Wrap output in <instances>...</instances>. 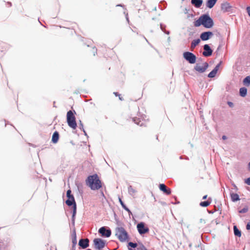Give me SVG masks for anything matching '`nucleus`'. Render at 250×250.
Instances as JSON below:
<instances>
[{
    "mask_svg": "<svg viewBox=\"0 0 250 250\" xmlns=\"http://www.w3.org/2000/svg\"><path fill=\"white\" fill-rule=\"evenodd\" d=\"M201 25L206 28H211L214 25L213 20L208 13L202 15L194 22V25L195 27H199Z\"/></svg>",
    "mask_w": 250,
    "mask_h": 250,
    "instance_id": "1",
    "label": "nucleus"
},
{
    "mask_svg": "<svg viewBox=\"0 0 250 250\" xmlns=\"http://www.w3.org/2000/svg\"><path fill=\"white\" fill-rule=\"evenodd\" d=\"M86 184L92 190H98L102 187V183L98 175L94 174L87 177Z\"/></svg>",
    "mask_w": 250,
    "mask_h": 250,
    "instance_id": "2",
    "label": "nucleus"
},
{
    "mask_svg": "<svg viewBox=\"0 0 250 250\" xmlns=\"http://www.w3.org/2000/svg\"><path fill=\"white\" fill-rule=\"evenodd\" d=\"M75 114H76V112L74 110H69L66 114V121L68 125L74 129H76L77 126Z\"/></svg>",
    "mask_w": 250,
    "mask_h": 250,
    "instance_id": "3",
    "label": "nucleus"
},
{
    "mask_svg": "<svg viewBox=\"0 0 250 250\" xmlns=\"http://www.w3.org/2000/svg\"><path fill=\"white\" fill-rule=\"evenodd\" d=\"M115 231V235L121 242H125L129 239V235L123 227H117Z\"/></svg>",
    "mask_w": 250,
    "mask_h": 250,
    "instance_id": "4",
    "label": "nucleus"
},
{
    "mask_svg": "<svg viewBox=\"0 0 250 250\" xmlns=\"http://www.w3.org/2000/svg\"><path fill=\"white\" fill-rule=\"evenodd\" d=\"M66 197L67 199L66 200L65 203L68 207L72 206V208H74L75 206L77 207L74 197L72 194L71 190L70 189L67 190Z\"/></svg>",
    "mask_w": 250,
    "mask_h": 250,
    "instance_id": "5",
    "label": "nucleus"
},
{
    "mask_svg": "<svg viewBox=\"0 0 250 250\" xmlns=\"http://www.w3.org/2000/svg\"><path fill=\"white\" fill-rule=\"evenodd\" d=\"M183 58L190 64H194L196 62V56L192 52L186 51L183 53Z\"/></svg>",
    "mask_w": 250,
    "mask_h": 250,
    "instance_id": "6",
    "label": "nucleus"
},
{
    "mask_svg": "<svg viewBox=\"0 0 250 250\" xmlns=\"http://www.w3.org/2000/svg\"><path fill=\"white\" fill-rule=\"evenodd\" d=\"M93 243L95 249L97 250L103 249L105 246V241L101 238H95Z\"/></svg>",
    "mask_w": 250,
    "mask_h": 250,
    "instance_id": "7",
    "label": "nucleus"
},
{
    "mask_svg": "<svg viewBox=\"0 0 250 250\" xmlns=\"http://www.w3.org/2000/svg\"><path fill=\"white\" fill-rule=\"evenodd\" d=\"M98 233L100 234L102 237H109L111 235V230L109 228L104 226L99 229Z\"/></svg>",
    "mask_w": 250,
    "mask_h": 250,
    "instance_id": "8",
    "label": "nucleus"
},
{
    "mask_svg": "<svg viewBox=\"0 0 250 250\" xmlns=\"http://www.w3.org/2000/svg\"><path fill=\"white\" fill-rule=\"evenodd\" d=\"M137 228L139 233L141 235L146 234L149 231L148 228L146 227L145 226V223L143 222L139 223L137 224Z\"/></svg>",
    "mask_w": 250,
    "mask_h": 250,
    "instance_id": "9",
    "label": "nucleus"
},
{
    "mask_svg": "<svg viewBox=\"0 0 250 250\" xmlns=\"http://www.w3.org/2000/svg\"><path fill=\"white\" fill-rule=\"evenodd\" d=\"M204 51L203 52V55L204 57H208L212 55L213 50L208 44H205L203 46Z\"/></svg>",
    "mask_w": 250,
    "mask_h": 250,
    "instance_id": "10",
    "label": "nucleus"
},
{
    "mask_svg": "<svg viewBox=\"0 0 250 250\" xmlns=\"http://www.w3.org/2000/svg\"><path fill=\"white\" fill-rule=\"evenodd\" d=\"M202 66H200L198 63L194 66V69L199 73H204L208 67V64L207 62L203 63Z\"/></svg>",
    "mask_w": 250,
    "mask_h": 250,
    "instance_id": "11",
    "label": "nucleus"
},
{
    "mask_svg": "<svg viewBox=\"0 0 250 250\" xmlns=\"http://www.w3.org/2000/svg\"><path fill=\"white\" fill-rule=\"evenodd\" d=\"M213 35L211 31H205L200 34V39L203 41H206L209 40Z\"/></svg>",
    "mask_w": 250,
    "mask_h": 250,
    "instance_id": "12",
    "label": "nucleus"
},
{
    "mask_svg": "<svg viewBox=\"0 0 250 250\" xmlns=\"http://www.w3.org/2000/svg\"><path fill=\"white\" fill-rule=\"evenodd\" d=\"M89 243V241L88 239L81 238V239L79 240L78 245L82 249H85L88 247Z\"/></svg>",
    "mask_w": 250,
    "mask_h": 250,
    "instance_id": "13",
    "label": "nucleus"
},
{
    "mask_svg": "<svg viewBox=\"0 0 250 250\" xmlns=\"http://www.w3.org/2000/svg\"><path fill=\"white\" fill-rule=\"evenodd\" d=\"M222 62H220L219 63H218L215 67L213 68V69L209 73V74L208 75V77L209 78H212L215 77L218 70L219 68V67L221 64Z\"/></svg>",
    "mask_w": 250,
    "mask_h": 250,
    "instance_id": "14",
    "label": "nucleus"
},
{
    "mask_svg": "<svg viewBox=\"0 0 250 250\" xmlns=\"http://www.w3.org/2000/svg\"><path fill=\"white\" fill-rule=\"evenodd\" d=\"M159 187L160 190L163 191L165 194L167 195L170 194L171 192V189L167 188L164 184H160Z\"/></svg>",
    "mask_w": 250,
    "mask_h": 250,
    "instance_id": "15",
    "label": "nucleus"
},
{
    "mask_svg": "<svg viewBox=\"0 0 250 250\" xmlns=\"http://www.w3.org/2000/svg\"><path fill=\"white\" fill-rule=\"evenodd\" d=\"M221 8L223 12H227L230 10L231 7L229 3L224 2L221 4Z\"/></svg>",
    "mask_w": 250,
    "mask_h": 250,
    "instance_id": "16",
    "label": "nucleus"
},
{
    "mask_svg": "<svg viewBox=\"0 0 250 250\" xmlns=\"http://www.w3.org/2000/svg\"><path fill=\"white\" fill-rule=\"evenodd\" d=\"M59 136L60 135L59 132L57 131H55L53 133L52 137V142L53 144H56L59 141Z\"/></svg>",
    "mask_w": 250,
    "mask_h": 250,
    "instance_id": "17",
    "label": "nucleus"
},
{
    "mask_svg": "<svg viewBox=\"0 0 250 250\" xmlns=\"http://www.w3.org/2000/svg\"><path fill=\"white\" fill-rule=\"evenodd\" d=\"M203 0H191V3L196 8H200L203 4Z\"/></svg>",
    "mask_w": 250,
    "mask_h": 250,
    "instance_id": "18",
    "label": "nucleus"
},
{
    "mask_svg": "<svg viewBox=\"0 0 250 250\" xmlns=\"http://www.w3.org/2000/svg\"><path fill=\"white\" fill-rule=\"evenodd\" d=\"M217 0H207L206 1V6L207 7L211 9L216 4Z\"/></svg>",
    "mask_w": 250,
    "mask_h": 250,
    "instance_id": "19",
    "label": "nucleus"
},
{
    "mask_svg": "<svg viewBox=\"0 0 250 250\" xmlns=\"http://www.w3.org/2000/svg\"><path fill=\"white\" fill-rule=\"evenodd\" d=\"M230 196L231 197V200L233 202H236L240 200L239 196L237 193L231 192L230 193Z\"/></svg>",
    "mask_w": 250,
    "mask_h": 250,
    "instance_id": "20",
    "label": "nucleus"
},
{
    "mask_svg": "<svg viewBox=\"0 0 250 250\" xmlns=\"http://www.w3.org/2000/svg\"><path fill=\"white\" fill-rule=\"evenodd\" d=\"M200 42H201L200 39H197L193 40L192 41V42L191 43V45H190L191 50H192L193 49H194L195 48V47L199 44Z\"/></svg>",
    "mask_w": 250,
    "mask_h": 250,
    "instance_id": "21",
    "label": "nucleus"
},
{
    "mask_svg": "<svg viewBox=\"0 0 250 250\" xmlns=\"http://www.w3.org/2000/svg\"><path fill=\"white\" fill-rule=\"evenodd\" d=\"M72 243L73 246H76L77 243L76 232L75 229H74L72 234Z\"/></svg>",
    "mask_w": 250,
    "mask_h": 250,
    "instance_id": "22",
    "label": "nucleus"
},
{
    "mask_svg": "<svg viewBox=\"0 0 250 250\" xmlns=\"http://www.w3.org/2000/svg\"><path fill=\"white\" fill-rule=\"evenodd\" d=\"M133 121L137 125L142 126L144 125V121L141 120L140 118L138 117H134L132 118Z\"/></svg>",
    "mask_w": 250,
    "mask_h": 250,
    "instance_id": "23",
    "label": "nucleus"
},
{
    "mask_svg": "<svg viewBox=\"0 0 250 250\" xmlns=\"http://www.w3.org/2000/svg\"><path fill=\"white\" fill-rule=\"evenodd\" d=\"M211 199L210 198H209L208 200L205 201H202L200 203L199 205L201 207H208L211 203Z\"/></svg>",
    "mask_w": 250,
    "mask_h": 250,
    "instance_id": "24",
    "label": "nucleus"
},
{
    "mask_svg": "<svg viewBox=\"0 0 250 250\" xmlns=\"http://www.w3.org/2000/svg\"><path fill=\"white\" fill-rule=\"evenodd\" d=\"M247 94V89L245 87H243L239 89V94L242 97H245Z\"/></svg>",
    "mask_w": 250,
    "mask_h": 250,
    "instance_id": "25",
    "label": "nucleus"
},
{
    "mask_svg": "<svg viewBox=\"0 0 250 250\" xmlns=\"http://www.w3.org/2000/svg\"><path fill=\"white\" fill-rule=\"evenodd\" d=\"M233 232H234V234L235 235V236H238L239 237L241 236V230H240L238 229L237 226H235V225L233 226Z\"/></svg>",
    "mask_w": 250,
    "mask_h": 250,
    "instance_id": "26",
    "label": "nucleus"
},
{
    "mask_svg": "<svg viewBox=\"0 0 250 250\" xmlns=\"http://www.w3.org/2000/svg\"><path fill=\"white\" fill-rule=\"evenodd\" d=\"M128 192L130 195L134 196L137 191L131 186H129L128 187Z\"/></svg>",
    "mask_w": 250,
    "mask_h": 250,
    "instance_id": "27",
    "label": "nucleus"
},
{
    "mask_svg": "<svg viewBox=\"0 0 250 250\" xmlns=\"http://www.w3.org/2000/svg\"><path fill=\"white\" fill-rule=\"evenodd\" d=\"M243 84L246 86H249L250 85V76H248L246 77L243 81Z\"/></svg>",
    "mask_w": 250,
    "mask_h": 250,
    "instance_id": "28",
    "label": "nucleus"
},
{
    "mask_svg": "<svg viewBox=\"0 0 250 250\" xmlns=\"http://www.w3.org/2000/svg\"><path fill=\"white\" fill-rule=\"evenodd\" d=\"M160 27L161 30L164 32L165 34L167 35H169L170 34V32L169 31L166 30V25L163 23H160Z\"/></svg>",
    "mask_w": 250,
    "mask_h": 250,
    "instance_id": "29",
    "label": "nucleus"
},
{
    "mask_svg": "<svg viewBox=\"0 0 250 250\" xmlns=\"http://www.w3.org/2000/svg\"><path fill=\"white\" fill-rule=\"evenodd\" d=\"M76 213H77V207L75 206L74 208H72V215L71 220H75Z\"/></svg>",
    "mask_w": 250,
    "mask_h": 250,
    "instance_id": "30",
    "label": "nucleus"
},
{
    "mask_svg": "<svg viewBox=\"0 0 250 250\" xmlns=\"http://www.w3.org/2000/svg\"><path fill=\"white\" fill-rule=\"evenodd\" d=\"M119 202L122 206V207L125 210H128V208L126 207V206L125 205L124 202L122 200V199L119 198Z\"/></svg>",
    "mask_w": 250,
    "mask_h": 250,
    "instance_id": "31",
    "label": "nucleus"
},
{
    "mask_svg": "<svg viewBox=\"0 0 250 250\" xmlns=\"http://www.w3.org/2000/svg\"><path fill=\"white\" fill-rule=\"evenodd\" d=\"M167 2L165 1H161L160 2V5L159 6L160 7L162 10L165 9L166 7Z\"/></svg>",
    "mask_w": 250,
    "mask_h": 250,
    "instance_id": "32",
    "label": "nucleus"
},
{
    "mask_svg": "<svg viewBox=\"0 0 250 250\" xmlns=\"http://www.w3.org/2000/svg\"><path fill=\"white\" fill-rule=\"evenodd\" d=\"M128 245L129 247H130L131 248L135 249L137 247V244L136 243H133L132 242H130L128 243Z\"/></svg>",
    "mask_w": 250,
    "mask_h": 250,
    "instance_id": "33",
    "label": "nucleus"
},
{
    "mask_svg": "<svg viewBox=\"0 0 250 250\" xmlns=\"http://www.w3.org/2000/svg\"><path fill=\"white\" fill-rule=\"evenodd\" d=\"M248 211V208L247 207H245L243 208L242 209L239 211V212L240 213H244L247 212Z\"/></svg>",
    "mask_w": 250,
    "mask_h": 250,
    "instance_id": "34",
    "label": "nucleus"
},
{
    "mask_svg": "<svg viewBox=\"0 0 250 250\" xmlns=\"http://www.w3.org/2000/svg\"><path fill=\"white\" fill-rule=\"evenodd\" d=\"M79 128L81 130H83V125L81 120L79 121Z\"/></svg>",
    "mask_w": 250,
    "mask_h": 250,
    "instance_id": "35",
    "label": "nucleus"
},
{
    "mask_svg": "<svg viewBox=\"0 0 250 250\" xmlns=\"http://www.w3.org/2000/svg\"><path fill=\"white\" fill-rule=\"evenodd\" d=\"M245 183L250 186V177L245 180Z\"/></svg>",
    "mask_w": 250,
    "mask_h": 250,
    "instance_id": "36",
    "label": "nucleus"
},
{
    "mask_svg": "<svg viewBox=\"0 0 250 250\" xmlns=\"http://www.w3.org/2000/svg\"><path fill=\"white\" fill-rule=\"evenodd\" d=\"M124 13L125 15V19L126 20V21L128 22V23H129V18L128 17V13H126L125 11L124 12Z\"/></svg>",
    "mask_w": 250,
    "mask_h": 250,
    "instance_id": "37",
    "label": "nucleus"
},
{
    "mask_svg": "<svg viewBox=\"0 0 250 250\" xmlns=\"http://www.w3.org/2000/svg\"><path fill=\"white\" fill-rule=\"evenodd\" d=\"M228 105L230 107H233V103L231 102H228L227 103Z\"/></svg>",
    "mask_w": 250,
    "mask_h": 250,
    "instance_id": "38",
    "label": "nucleus"
},
{
    "mask_svg": "<svg viewBox=\"0 0 250 250\" xmlns=\"http://www.w3.org/2000/svg\"><path fill=\"white\" fill-rule=\"evenodd\" d=\"M246 229L247 230H250V221L249 222H248L246 225Z\"/></svg>",
    "mask_w": 250,
    "mask_h": 250,
    "instance_id": "39",
    "label": "nucleus"
},
{
    "mask_svg": "<svg viewBox=\"0 0 250 250\" xmlns=\"http://www.w3.org/2000/svg\"><path fill=\"white\" fill-rule=\"evenodd\" d=\"M246 9H247V11L248 14V15L249 16V17H250V6H248L247 7Z\"/></svg>",
    "mask_w": 250,
    "mask_h": 250,
    "instance_id": "40",
    "label": "nucleus"
},
{
    "mask_svg": "<svg viewBox=\"0 0 250 250\" xmlns=\"http://www.w3.org/2000/svg\"><path fill=\"white\" fill-rule=\"evenodd\" d=\"M232 186H233V187H234V189L236 191H237V190H238V188H237V186H236L234 184H232Z\"/></svg>",
    "mask_w": 250,
    "mask_h": 250,
    "instance_id": "41",
    "label": "nucleus"
},
{
    "mask_svg": "<svg viewBox=\"0 0 250 250\" xmlns=\"http://www.w3.org/2000/svg\"><path fill=\"white\" fill-rule=\"evenodd\" d=\"M116 6H120V7H122L123 8H124V7H125V5L122 4H118L116 5Z\"/></svg>",
    "mask_w": 250,
    "mask_h": 250,
    "instance_id": "42",
    "label": "nucleus"
},
{
    "mask_svg": "<svg viewBox=\"0 0 250 250\" xmlns=\"http://www.w3.org/2000/svg\"><path fill=\"white\" fill-rule=\"evenodd\" d=\"M50 250H57V249L56 247H51L50 248Z\"/></svg>",
    "mask_w": 250,
    "mask_h": 250,
    "instance_id": "43",
    "label": "nucleus"
},
{
    "mask_svg": "<svg viewBox=\"0 0 250 250\" xmlns=\"http://www.w3.org/2000/svg\"><path fill=\"white\" fill-rule=\"evenodd\" d=\"M113 94L116 96H120V95L118 93V92H114L113 93Z\"/></svg>",
    "mask_w": 250,
    "mask_h": 250,
    "instance_id": "44",
    "label": "nucleus"
},
{
    "mask_svg": "<svg viewBox=\"0 0 250 250\" xmlns=\"http://www.w3.org/2000/svg\"><path fill=\"white\" fill-rule=\"evenodd\" d=\"M221 48V44H220V45L218 46V47H217V48L216 52L218 51L220 49V48Z\"/></svg>",
    "mask_w": 250,
    "mask_h": 250,
    "instance_id": "45",
    "label": "nucleus"
},
{
    "mask_svg": "<svg viewBox=\"0 0 250 250\" xmlns=\"http://www.w3.org/2000/svg\"><path fill=\"white\" fill-rule=\"evenodd\" d=\"M128 213V214L130 215V214H132L131 210L128 208V210H126Z\"/></svg>",
    "mask_w": 250,
    "mask_h": 250,
    "instance_id": "46",
    "label": "nucleus"
},
{
    "mask_svg": "<svg viewBox=\"0 0 250 250\" xmlns=\"http://www.w3.org/2000/svg\"><path fill=\"white\" fill-rule=\"evenodd\" d=\"M82 131L84 133V135L87 137H88V135L86 132V131H85L84 129H83V130H82Z\"/></svg>",
    "mask_w": 250,
    "mask_h": 250,
    "instance_id": "47",
    "label": "nucleus"
},
{
    "mask_svg": "<svg viewBox=\"0 0 250 250\" xmlns=\"http://www.w3.org/2000/svg\"><path fill=\"white\" fill-rule=\"evenodd\" d=\"M7 4L8 5L9 7H11L12 6V3L11 2H7Z\"/></svg>",
    "mask_w": 250,
    "mask_h": 250,
    "instance_id": "48",
    "label": "nucleus"
},
{
    "mask_svg": "<svg viewBox=\"0 0 250 250\" xmlns=\"http://www.w3.org/2000/svg\"><path fill=\"white\" fill-rule=\"evenodd\" d=\"M76 250V246H73V245H72L71 250Z\"/></svg>",
    "mask_w": 250,
    "mask_h": 250,
    "instance_id": "49",
    "label": "nucleus"
},
{
    "mask_svg": "<svg viewBox=\"0 0 250 250\" xmlns=\"http://www.w3.org/2000/svg\"><path fill=\"white\" fill-rule=\"evenodd\" d=\"M207 197H208V195H204V196L203 197L202 199H203V200H205V199H206L207 198Z\"/></svg>",
    "mask_w": 250,
    "mask_h": 250,
    "instance_id": "50",
    "label": "nucleus"
},
{
    "mask_svg": "<svg viewBox=\"0 0 250 250\" xmlns=\"http://www.w3.org/2000/svg\"><path fill=\"white\" fill-rule=\"evenodd\" d=\"M72 225L74 227L75 226V220H71Z\"/></svg>",
    "mask_w": 250,
    "mask_h": 250,
    "instance_id": "51",
    "label": "nucleus"
},
{
    "mask_svg": "<svg viewBox=\"0 0 250 250\" xmlns=\"http://www.w3.org/2000/svg\"><path fill=\"white\" fill-rule=\"evenodd\" d=\"M226 139H227V136H225V135H223V136H222V139H223V140H226Z\"/></svg>",
    "mask_w": 250,
    "mask_h": 250,
    "instance_id": "52",
    "label": "nucleus"
},
{
    "mask_svg": "<svg viewBox=\"0 0 250 250\" xmlns=\"http://www.w3.org/2000/svg\"><path fill=\"white\" fill-rule=\"evenodd\" d=\"M248 168L250 170V162L248 164Z\"/></svg>",
    "mask_w": 250,
    "mask_h": 250,
    "instance_id": "53",
    "label": "nucleus"
},
{
    "mask_svg": "<svg viewBox=\"0 0 250 250\" xmlns=\"http://www.w3.org/2000/svg\"><path fill=\"white\" fill-rule=\"evenodd\" d=\"M119 99L121 100V101H123V99L122 97H120V96H119Z\"/></svg>",
    "mask_w": 250,
    "mask_h": 250,
    "instance_id": "54",
    "label": "nucleus"
},
{
    "mask_svg": "<svg viewBox=\"0 0 250 250\" xmlns=\"http://www.w3.org/2000/svg\"><path fill=\"white\" fill-rule=\"evenodd\" d=\"M93 53H94V55L95 56V53H97V49H95V50L94 51Z\"/></svg>",
    "mask_w": 250,
    "mask_h": 250,
    "instance_id": "55",
    "label": "nucleus"
},
{
    "mask_svg": "<svg viewBox=\"0 0 250 250\" xmlns=\"http://www.w3.org/2000/svg\"><path fill=\"white\" fill-rule=\"evenodd\" d=\"M198 61H202V59L201 58H198Z\"/></svg>",
    "mask_w": 250,
    "mask_h": 250,
    "instance_id": "56",
    "label": "nucleus"
},
{
    "mask_svg": "<svg viewBox=\"0 0 250 250\" xmlns=\"http://www.w3.org/2000/svg\"><path fill=\"white\" fill-rule=\"evenodd\" d=\"M208 212L209 213H214V211H208Z\"/></svg>",
    "mask_w": 250,
    "mask_h": 250,
    "instance_id": "57",
    "label": "nucleus"
},
{
    "mask_svg": "<svg viewBox=\"0 0 250 250\" xmlns=\"http://www.w3.org/2000/svg\"><path fill=\"white\" fill-rule=\"evenodd\" d=\"M200 222L202 223L203 221L204 222V220L202 219H201L200 220Z\"/></svg>",
    "mask_w": 250,
    "mask_h": 250,
    "instance_id": "58",
    "label": "nucleus"
},
{
    "mask_svg": "<svg viewBox=\"0 0 250 250\" xmlns=\"http://www.w3.org/2000/svg\"><path fill=\"white\" fill-rule=\"evenodd\" d=\"M168 42H169L170 41V38L169 37L167 39Z\"/></svg>",
    "mask_w": 250,
    "mask_h": 250,
    "instance_id": "59",
    "label": "nucleus"
},
{
    "mask_svg": "<svg viewBox=\"0 0 250 250\" xmlns=\"http://www.w3.org/2000/svg\"><path fill=\"white\" fill-rule=\"evenodd\" d=\"M179 159H183V156H180Z\"/></svg>",
    "mask_w": 250,
    "mask_h": 250,
    "instance_id": "60",
    "label": "nucleus"
},
{
    "mask_svg": "<svg viewBox=\"0 0 250 250\" xmlns=\"http://www.w3.org/2000/svg\"><path fill=\"white\" fill-rule=\"evenodd\" d=\"M185 159H187V160H188V158L187 156L186 157Z\"/></svg>",
    "mask_w": 250,
    "mask_h": 250,
    "instance_id": "61",
    "label": "nucleus"
},
{
    "mask_svg": "<svg viewBox=\"0 0 250 250\" xmlns=\"http://www.w3.org/2000/svg\"><path fill=\"white\" fill-rule=\"evenodd\" d=\"M154 10H155V11L156 10V7L154 8Z\"/></svg>",
    "mask_w": 250,
    "mask_h": 250,
    "instance_id": "62",
    "label": "nucleus"
},
{
    "mask_svg": "<svg viewBox=\"0 0 250 250\" xmlns=\"http://www.w3.org/2000/svg\"><path fill=\"white\" fill-rule=\"evenodd\" d=\"M180 203V202L178 201L176 203V204H179Z\"/></svg>",
    "mask_w": 250,
    "mask_h": 250,
    "instance_id": "63",
    "label": "nucleus"
},
{
    "mask_svg": "<svg viewBox=\"0 0 250 250\" xmlns=\"http://www.w3.org/2000/svg\"><path fill=\"white\" fill-rule=\"evenodd\" d=\"M91 250V249H86V250Z\"/></svg>",
    "mask_w": 250,
    "mask_h": 250,
    "instance_id": "64",
    "label": "nucleus"
}]
</instances>
